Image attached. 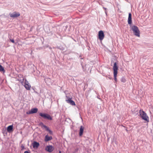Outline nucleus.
I'll return each mask as SVG.
<instances>
[{
    "instance_id": "2",
    "label": "nucleus",
    "mask_w": 153,
    "mask_h": 153,
    "mask_svg": "<svg viewBox=\"0 0 153 153\" xmlns=\"http://www.w3.org/2000/svg\"><path fill=\"white\" fill-rule=\"evenodd\" d=\"M131 30L133 31L134 34L135 36L138 37L140 36V31L137 26L135 25L131 27Z\"/></svg>"
},
{
    "instance_id": "30",
    "label": "nucleus",
    "mask_w": 153,
    "mask_h": 153,
    "mask_svg": "<svg viewBox=\"0 0 153 153\" xmlns=\"http://www.w3.org/2000/svg\"><path fill=\"white\" fill-rule=\"evenodd\" d=\"M59 153H61V151H59Z\"/></svg>"
},
{
    "instance_id": "23",
    "label": "nucleus",
    "mask_w": 153,
    "mask_h": 153,
    "mask_svg": "<svg viewBox=\"0 0 153 153\" xmlns=\"http://www.w3.org/2000/svg\"><path fill=\"white\" fill-rule=\"evenodd\" d=\"M21 148L22 150H23L25 149V146L23 144L21 145Z\"/></svg>"
},
{
    "instance_id": "24",
    "label": "nucleus",
    "mask_w": 153,
    "mask_h": 153,
    "mask_svg": "<svg viewBox=\"0 0 153 153\" xmlns=\"http://www.w3.org/2000/svg\"><path fill=\"white\" fill-rule=\"evenodd\" d=\"M10 41L12 42L13 43H14V39H10Z\"/></svg>"
},
{
    "instance_id": "9",
    "label": "nucleus",
    "mask_w": 153,
    "mask_h": 153,
    "mask_svg": "<svg viewBox=\"0 0 153 153\" xmlns=\"http://www.w3.org/2000/svg\"><path fill=\"white\" fill-rule=\"evenodd\" d=\"M84 127L82 126H80L79 130V135L80 137L82 136L83 134Z\"/></svg>"
},
{
    "instance_id": "10",
    "label": "nucleus",
    "mask_w": 153,
    "mask_h": 153,
    "mask_svg": "<svg viewBox=\"0 0 153 153\" xmlns=\"http://www.w3.org/2000/svg\"><path fill=\"white\" fill-rule=\"evenodd\" d=\"M38 111V109L37 108H32L30 111H29V114L36 113Z\"/></svg>"
},
{
    "instance_id": "4",
    "label": "nucleus",
    "mask_w": 153,
    "mask_h": 153,
    "mask_svg": "<svg viewBox=\"0 0 153 153\" xmlns=\"http://www.w3.org/2000/svg\"><path fill=\"white\" fill-rule=\"evenodd\" d=\"M105 36L104 32L103 31L100 30L98 33V38L100 41L102 40Z\"/></svg>"
},
{
    "instance_id": "11",
    "label": "nucleus",
    "mask_w": 153,
    "mask_h": 153,
    "mask_svg": "<svg viewBox=\"0 0 153 153\" xmlns=\"http://www.w3.org/2000/svg\"><path fill=\"white\" fill-rule=\"evenodd\" d=\"M128 22L129 25H131L132 23L131 14V13L128 14Z\"/></svg>"
},
{
    "instance_id": "33",
    "label": "nucleus",
    "mask_w": 153,
    "mask_h": 153,
    "mask_svg": "<svg viewBox=\"0 0 153 153\" xmlns=\"http://www.w3.org/2000/svg\"><path fill=\"white\" fill-rule=\"evenodd\" d=\"M79 57H81V56H79Z\"/></svg>"
},
{
    "instance_id": "1",
    "label": "nucleus",
    "mask_w": 153,
    "mask_h": 153,
    "mask_svg": "<svg viewBox=\"0 0 153 153\" xmlns=\"http://www.w3.org/2000/svg\"><path fill=\"white\" fill-rule=\"evenodd\" d=\"M139 113L141 117L143 120L147 122H149V118L145 111H143L142 110H140L139 111Z\"/></svg>"
},
{
    "instance_id": "12",
    "label": "nucleus",
    "mask_w": 153,
    "mask_h": 153,
    "mask_svg": "<svg viewBox=\"0 0 153 153\" xmlns=\"http://www.w3.org/2000/svg\"><path fill=\"white\" fill-rule=\"evenodd\" d=\"M32 146L34 148L37 149L39 146V143L36 141H34L32 143Z\"/></svg>"
},
{
    "instance_id": "14",
    "label": "nucleus",
    "mask_w": 153,
    "mask_h": 153,
    "mask_svg": "<svg viewBox=\"0 0 153 153\" xmlns=\"http://www.w3.org/2000/svg\"><path fill=\"white\" fill-rule=\"evenodd\" d=\"M13 125L9 126L7 128V130L8 132H10L13 129Z\"/></svg>"
},
{
    "instance_id": "27",
    "label": "nucleus",
    "mask_w": 153,
    "mask_h": 153,
    "mask_svg": "<svg viewBox=\"0 0 153 153\" xmlns=\"http://www.w3.org/2000/svg\"><path fill=\"white\" fill-rule=\"evenodd\" d=\"M103 8L104 10H106L107 9V8H105V7H103Z\"/></svg>"
},
{
    "instance_id": "8",
    "label": "nucleus",
    "mask_w": 153,
    "mask_h": 153,
    "mask_svg": "<svg viewBox=\"0 0 153 153\" xmlns=\"http://www.w3.org/2000/svg\"><path fill=\"white\" fill-rule=\"evenodd\" d=\"M113 68L114 71L113 73H117L118 67L117 65V62H115L114 63Z\"/></svg>"
},
{
    "instance_id": "31",
    "label": "nucleus",
    "mask_w": 153,
    "mask_h": 153,
    "mask_svg": "<svg viewBox=\"0 0 153 153\" xmlns=\"http://www.w3.org/2000/svg\"><path fill=\"white\" fill-rule=\"evenodd\" d=\"M27 145H29V141H28V142Z\"/></svg>"
},
{
    "instance_id": "22",
    "label": "nucleus",
    "mask_w": 153,
    "mask_h": 153,
    "mask_svg": "<svg viewBox=\"0 0 153 153\" xmlns=\"http://www.w3.org/2000/svg\"><path fill=\"white\" fill-rule=\"evenodd\" d=\"M47 131L49 132V133L50 134L52 135L53 134V132L50 129H49Z\"/></svg>"
},
{
    "instance_id": "3",
    "label": "nucleus",
    "mask_w": 153,
    "mask_h": 153,
    "mask_svg": "<svg viewBox=\"0 0 153 153\" xmlns=\"http://www.w3.org/2000/svg\"><path fill=\"white\" fill-rule=\"evenodd\" d=\"M39 115L41 117L45 119L51 120H52V117L49 114L46 113H39Z\"/></svg>"
},
{
    "instance_id": "6",
    "label": "nucleus",
    "mask_w": 153,
    "mask_h": 153,
    "mask_svg": "<svg viewBox=\"0 0 153 153\" xmlns=\"http://www.w3.org/2000/svg\"><path fill=\"white\" fill-rule=\"evenodd\" d=\"M53 147L51 145L47 146L45 148V150L47 151L51 152L54 150Z\"/></svg>"
},
{
    "instance_id": "13",
    "label": "nucleus",
    "mask_w": 153,
    "mask_h": 153,
    "mask_svg": "<svg viewBox=\"0 0 153 153\" xmlns=\"http://www.w3.org/2000/svg\"><path fill=\"white\" fill-rule=\"evenodd\" d=\"M52 139V137L51 136H49L48 135H46L45 138V142H48L51 140Z\"/></svg>"
},
{
    "instance_id": "32",
    "label": "nucleus",
    "mask_w": 153,
    "mask_h": 153,
    "mask_svg": "<svg viewBox=\"0 0 153 153\" xmlns=\"http://www.w3.org/2000/svg\"><path fill=\"white\" fill-rule=\"evenodd\" d=\"M126 131H128V130H127V129H126Z\"/></svg>"
},
{
    "instance_id": "20",
    "label": "nucleus",
    "mask_w": 153,
    "mask_h": 153,
    "mask_svg": "<svg viewBox=\"0 0 153 153\" xmlns=\"http://www.w3.org/2000/svg\"><path fill=\"white\" fill-rule=\"evenodd\" d=\"M43 128H45V129H46V130L47 131H48L49 129V128H48V127L47 126H46L45 125L44 126Z\"/></svg>"
},
{
    "instance_id": "34",
    "label": "nucleus",
    "mask_w": 153,
    "mask_h": 153,
    "mask_svg": "<svg viewBox=\"0 0 153 153\" xmlns=\"http://www.w3.org/2000/svg\"><path fill=\"white\" fill-rule=\"evenodd\" d=\"M1 16H0V17H1Z\"/></svg>"
},
{
    "instance_id": "26",
    "label": "nucleus",
    "mask_w": 153,
    "mask_h": 153,
    "mask_svg": "<svg viewBox=\"0 0 153 153\" xmlns=\"http://www.w3.org/2000/svg\"><path fill=\"white\" fill-rule=\"evenodd\" d=\"M65 27V29H67V28L68 27V26L67 25H66Z\"/></svg>"
},
{
    "instance_id": "5",
    "label": "nucleus",
    "mask_w": 153,
    "mask_h": 153,
    "mask_svg": "<svg viewBox=\"0 0 153 153\" xmlns=\"http://www.w3.org/2000/svg\"><path fill=\"white\" fill-rule=\"evenodd\" d=\"M67 98V99L66 100V102L70 104L71 105H75V102L71 100V99L69 97H68L67 96H66Z\"/></svg>"
},
{
    "instance_id": "7",
    "label": "nucleus",
    "mask_w": 153,
    "mask_h": 153,
    "mask_svg": "<svg viewBox=\"0 0 153 153\" xmlns=\"http://www.w3.org/2000/svg\"><path fill=\"white\" fill-rule=\"evenodd\" d=\"M9 15L10 17L12 18H16L19 16L20 14L19 13H16V12H14L12 13H10Z\"/></svg>"
},
{
    "instance_id": "25",
    "label": "nucleus",
    "mask_w": 153,
    "mask_h": 153,
    "mask_svg": "<svg viewBox=\"0 0 153 153\" xmlns=\"http://www.w3.org/2000/svg\"><path fill=\"white\" fill-rule=\"evenodd\" d=\"M24 153H29V151H25Z\"/></svg>"
},
{
    "instance_id": "15",
    "label": "nucleus",
    "mask_w": 153,
    "mask_h": 153,
    "mask_svg": "<svg viewBox=\"0 0 153 153\" xmlns=\"http://www.w3.org/2000/svg\"><path fill=\"white\" fill-rule=\"evenodd\" d=\"M32 90L34 92L38 94V93L36 91V88L33 87H31L30 85H29V91H31Z\"/></svg>"
},
{
    "instance_id": "21",
    "label": "nucleus",
    "mask_w": 153,
    "mask_h": 153,
    "mask_svg": "<svg viewBox=\"0 0 153 153\" xmlns=\"http://www.w3.org/2000/svg\"><path fill=\"white\" fill-rule=\"evenodd\" d=\"M39 125L40 126H41L42 127V128L43 127H44V126H45L43 124V123L42 122H41L39 123Z\"/></svg>"
},
{
    "instance_id": "28",
    "label": "nucleus",
    "mask_w": 153,
    "mask_h": 153,
    "mask_svg": "<svg viewBox=\"0 0 153 153\" xmlns=\"http://www.w3.org/2000/svg\"><path fill=\"white\" fill-rule=\"evenodd\" d=\"M26 113L27 114H29V111H27Z\"/></svg>"
},
{
    "instance_id": "16",
    "label": "nucleus",
    "mask_w": 153,
    "mask_h": 153,
    "mask_svg": "<svg viewBox=\"0 0 153 153\" xmlns=\"http://www.w3.org/2000/svg\"><path fill=\"white\" fill-rule=\"evenodd\" d=\"M29 83H28V82H26L25 83V85L24 86L25 88L27 90H29Z\"/></svg>"
},
{
    "instance_id": "17",
    "label": "nucleus",
    "mask_w": 153,
    "mask_h": 153,
    "mask_svg": "<svg viewBox=\"0 0 153 153\" xmlns=\"http://www.w3.org/2000/svg\"><path fill=\"white\" fill-rule=\"evenodd\" d=\"M0 71L4 72V67L0 64Z\"/></svg>"
},
{
    "instance_id": "19",
    "label": "nucleus",
    "mask_w": 153,
    "mask_h": 153,
    "mask_svg": "<svg viewBox=\"0 0 153 153\" xmlns=\"http://www.w3.org/2000/svg\"><path fill=\"white\" fill-rule=\"evenodd\" d=\"M121 82L124 83L126 82V79L124 77H122L121 79Z\"/></svg>"
},
{
    "instance_id": "29",
    "label": "nucleus",
    "mask_w": 153,
    "mask_h": 153,
    "mask_svg": "<svg viewBox=\"0 0 153 153\" xmlns=\"http://www.w3.org/2000/svg\"><path fill=\"white\" fill-rule=\"evenodd\" d=\"M105 13L107 15V12L106 11H105Z\"/></svg>"
},
{
    "instance_id": "18",
    "label": "nucleus",
    "mask_w": 153,
    "mask_h": 153,
    "mask_svg": "<svg viewBox=\"0 0 153 153\" xmlns=\"http://www.w3.org/2000/svg\"><path fill=\"white\" fill-rule=\"evenodd\" d=\"M114 73V77L115 81L116 82L117 81V73Z\"/></svg>"
},
{
    "instance_id": "35",
    "label": "nucleus",
    "mask_w": 153,
    "mask_h": 153,
    "mask_svg": "<svg viewBox=\"0 0 153 153\" xmlns=\"http://www.w3.org/2000/svg\"><path fill=\"white\" fill-rule=\"evenodd\" d=\"M29 153H30V152H29Z\"/></svg>"
}]
</instances>
